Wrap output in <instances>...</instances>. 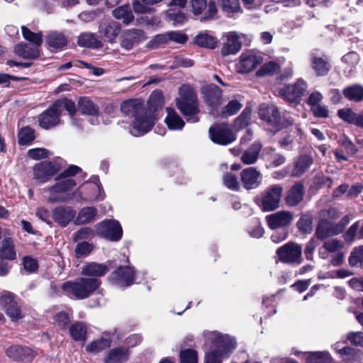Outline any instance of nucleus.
<instances>
[{
	"label": "nucleus",
	"mask_w": 363,
	"mask_h": 363,
	"mask_svg": "<svg viewBox=\"0 0 363 363\" xmlns=\"http://www.w3.org/2000/svg\"><path fill=\"white\" fill-rule=\"evenodd\" d=\"M206 353L205 363H222L235 347V341L228 335L215 331L204 333Z\"/></svg>",
	"instance_id": "nucleus-1"
},
{
	"label": "nucleus",
	"mask_w": 363,
	"mask_h": 363,
	"mask_svg": "<svg viewBox=\"0 0 363 363\" xmlns=\"http://www.w3.org/2000/svg\"><path fill=\"white\" fill-rule=\"evenodd\" d=\"M123 114L133 118L130 133L135 137L143 135L149 132L154 125V118L147 113L143 102L139 99H130L121 105Z\"/></svg>",
	"instance_id": "nucleus-2"
},
{
	"label": "nucleus",
	"mask_w": 363,
	"mask_h": 363,
	"mask_svg": "<svg viewBox=\"0 0 363 363\" xmlns=\"http://www.w3.org/2000/svg\"><path fill=\"white\" fill-rule=\"evenodd\" d=\"M179 97L176 99L177 106L189 123H196L199 113L198 99L194 89L189 85L183 84L179 91Z\"/></svg>",
	"instance_id": "nucleus-3"
},
{
	"label": "nucleus",
	"mask_w": 363,
	"mask_h": 363,
	"mask_svg": "<svg viewBox=\"0 0 363 363\" xmlns=\"http://www.w3.org/2000/svg\"><path fill=\"white\" fill-rule=\"evenodd\" d=\"M101 284L95 278H78L74 281H67L62 285V292L71 298L84 299L90 296Z\"/></svg>",
	"instance_id": "nucleus-4"
},
{
	"label": "nucleus",
	"mask_w": 363,
	"mask_h": 363,
	"mask_svg": "<svg viewBox=\"0 0 363 363\" xmlns=\"http://www.w3.org/2000/svg\"><path fill=\"white\" fill-rule=\"evenodd\" d=\"M77 185L74 179L67 178L65 179H57L56 183L43 189L48 195L46 201L50 203H62L67 201L69 197L67 191Z\"/></svg>",
	"instance_id": "nucleus-5"
},
{
	"label": "nucleus",
	"mask_w": 363,
	"mask_h": 363,
	"mask_svg": "<svg viewBox=\"0 0 363 363\" xmlns=\"http://www.w3.org/2000/svg\"><path fill=\"white\" fill-rule=\"evenodd\" d=\"M349 216H345L337 223L332 224L328 219L321 218L315 230V235L320 240L341 233L350 223Z\"/></svg>",
	"instance_id": "nucleus-6"
},
{
	"label": "nucleus",
	"mask_w": 363,
	"mask_h": 363,
	"mask_svg": "<svg viewBox=\"0 0 363 363\" xmlns=\"http://www.w3.org/2000/svg\"><path fill=\"white\" fill-rule=\"evenodd\" d=\"M283 192L280 185L274 184L266 189L258 202L263 211H272L279 207V203Z\"/></svg>",
	"instance_id": "nucleus-7"
},
{
	"label": "nucleus",
	"mask_w": 363,
	"mask_h": 363,
	"mask_svg": "<svg viewBox=\"0 0 363 363\" xmlns=\"http://www.w3.org/2000/svg\"><path fill=\"white\" fill-rule=\"evenodd\" d=\"M279 260L286 264H300L302 262V248L297 243L289 242L277 250Z\"/></svg>",
	"instance_id": "nucleus-8"
},
{
	"label": "nucleus",
	"mask_w": 363,
	"mask_h": 363,
	"mask_svg": "<svg viewBox=\"0 0 363 363\" xmlns=\"http://www.w3.org/2000/svg\"><path fill=\"white\" fill-rule=\"evenodd\" d=\"M259 118L265 121L267 124L277 128V129L286 127L292 123L291 121L286 123L281 121L280 113L274 105L262 104L259 108Z\"/></svg>",
	"instance_id": "nucleus-9"
},
{
	"label": "nucleus",
	"mask_w": 363,
	"mask_h": 363,
	"mask_svg": "<svg viewBox=\"0 0 363 363\" xmlns=\"http://www.w3.org/2000/svg\"><path fill=\"white\" fill-rule=\"evenodd\" d=\"M0 306L12 321L21 319L23 315L13 294L4 291L0 296Z\"/></svg>",
	"instance_id": "nucleus-10"
},
{
	"label": "nucleus",
	"mask_w": 363,
	"mask_h": 363,
	"mask_svg": "<svg viewBox=\"0 0 363 363\" xmlns=\"http://www.w3.org/2000/svg\"><path fill=\"white\" fill-rule=\"evenodd\" d=\"M211 140L217 144L227 145L235 140V134L225 123L216 124L209 128Z\"/></svg>",
	"instance_id": "nucleus-11"
},
{
	"label": "nucleus",
	"mask_w": 363,
	"mask_h": 363,
	"mask_svg": "<svg viewBox=\"0 0 363 363\" xmlns=\"http://www.w3.org/2000/svg\"><path fill=\"white\" fill-rule=\"evenodd\" d=\"M96 233L99 235L111 241L119 240L123 235L119 222L114 220H105L97 225Z\"/></svg>",
	"instance_id": "nucleus-12"
},
{
	"label": "nucleus",
	"mask_w": 363,
	"mask_h": 363,
	"mask_svg": "<svg viewBox=\"0 0 363 363\" xmlns=\"http://www.w3.org/2000/svg\"><path fill=\"white\" fill-rule=\"evenodd\" d=\"M307 84L302 79H298L294 84L287 85L281 89L282 97L289 102H298L305 94Z\"/></svg>",
	"instance_id": "nucleus-13"
},
{
	"label": "nucleus",
	"mask_w": 363,
	"mask_h": 363,
	"mask_svg": "<svg viewBox=\"0 0 363 363\" xmlns=\"http://www.w3.org/2000/svg\"><path fill=\"white\" fill-rule=\"evenodd\" d=\"M262 57L250 51L242 53L236 65V69L240 73H248L254 70L262 62Z\"/></svg>",
	"instance_id": "nucleus-14"
},
{
	"label": "nucleus",
	"mask_w": 363,
	"mask_h": 363,
	"mask_svg": "<svg viewBox=\"0 0 363 363\" xmlns=\"http://www.w3.org/2000/svg\"><path fill=\"white\" fill-rule=\"evenodd\" d=\"M60 170V167L50 162H43L36 164L33 167L34 178L39 183L47 182Z\"/></svg>",
	"instance_id": "nucleus-15"
},
{
	"label": "nucleus",
	"mask_w": 363,
	"mask_h": 363,
	"mask_svg": "<svg viewBox=\"0 0 363 363\" xmlns=\"http://www.w3.org/2000/svg\"><path fill=\"white\" fill-rule=\"evenodd\" d=\"M293 219V213L288 211H280L266 216L267 223L272 230L290 225Z\"/></svg>",
	"instance_id": "nucleus-16"
},
{
	"label": "nucleus",
	"mask_w": 363,
	"mask_h": 363,
	"mask_svg": "<svg viewBox=\"0 0 363 363\" xmlns=\"http://www.w3.org/2000/svg\"><path fill=\"white\" fill-rule=\"evenodd\" d=\"M240 179L245 189H255L261 184L262 175L259 170L251 167L245 168L241 172Z\"/></svg>",
	"instance_id": "nucleus-17"
},
{
	"label": "nucleus",
	"mask_w": 363,
	"mask_h": 363,
	"mask_svg": "<svg viewBox=\"0 0 363 363\" xmlns=\"http://www.w3.org/2000/svg\"><path fill=\"white\" fill-rule=\"evenodd\" d=\"M6 354L14 361L30 362L36 353L30 347L13 345L6 349Z\"/></svg>",
	"instance_id": "nucleus-18"
},
{
	"label": "nucleus",
	"mask_w": 363,
	"mask_h": 363,
	"mask_svg": "<svg viewBox=\"0 0 363 363\" xmlns=\"http://www.w3.org/2000/svg\"><path fill=\"white\" fill-rule=\"evenodd\" d=\"M54 104L38 116L39 125L44 129L52 128L60 123L58 109Z\"/></svg>",
	"instance_id": "nucleus-19"
},
{
	"label": "nucleus",
	"mask_w": 363,
	"mask_h": 363,
	"mask_svg": "<svg viewBox=\"0 0 363 363\" xmlns=\"http://www.w3.org/2000/svg\"><path fill=\"white\" fill-rule=\"evenodd\" d=\"M134 271L130 267H119L111 275L113 284L119 287L128 286L133 282Z\"/></svg>",
	"instance_id": "nucleus-20"
},
{
	"label": "nucleus",
	"mask_w": 363,
	"mask_h": 363,
	"mask_svg": "<svg viewBox=\"0 0 363 363\" xmlns=\"http://www.w3.org/2000/svg\"><path fill=\"white\" fill-rule=\"evenodd\" d=\"M242 43L239 36L235 32H230L226 34L225 40L221 48L223 55H229L236 54L241 48Z\"/></svg>",
	"instance_id": "nucleus-21"
},
{
	"label": "nucleus",
	"mask_w": 363,
	"mask_h": 363,
	"mask_svg": "<svg viewBox=\"0 0 363 363\" xmlns=\"http://www.w3.org/2000/svg\"><path fill=\"white\" fill-rule=\"evenodd\" d=\"M191 6L192 11L195 15L201 14L204 9H207L203 16L205 20L213 17L217 13L216 4L213 1H211L207 4L206 0H191Z\"/></svg>",
	"instance_id": "nucleus-22"
},
{
	"label": "nucleus",
	"mask_w": 363,
	"mask_h": 363,
	"mask_svg": "<svg viewBox=\"0 0 363 363\" xmlns=\"http://www.w3.org/2000/svg\"><path fill=\"white\" fill-rule=\"evenodd\" d=\"M75 214V211L70 207L58 206L52 211L54 220L62 227L67 226Z\"/></svg>",
	"instance_id": "nucleus-23"
},
{
	"label": "nucleus",
	"mask_w": 363,
	"mask_h": 363,
	"mask_svg": "<svg viewBox=\"0 0 363 363\" xmlns=\"http://www.w3.org/2000/svg\"><path fill=\"white\" fill-rule=\"evenodd\" d=\"M128 350L125 347H118L110 350L104 357V363H122L128 360Z\"/></svg>",
	"instance_id": "nucleus-24"
},
{
	"label": "nucleus",
	"mask_w": 363,
	"mask_h": 363,
	"mask_svg": "<svg viewBox=\"0 0 363 363\" xmlns=\"http://www.w3.org/2000/svg\"><path fill=\"white\" fill-rule=\"evenodd\" d=\"M121 31V26L114 21L105 22L100 26L99 32L106 40L112 42Z\"/></svg>",
	"instance_id": "nucleus-25"
},
{
	"label": "nucleus",
	"mask_w": 363,
	"mask_h": 363,
	"mask_svg": "<svg viewBox=\"0 0 363 363\" xmlns=\"http://www.w3.org/2000/svg\"><path fill=\"white\" fill-rule=\"evenodd\" d=\"M311 67L317 75H326L330 69L328 60L325 57L318 56L315 53L311 54Z\"/></svg>",
	"instance_id": "nucleus-26"
},
{
	"label": "nucleus",
	"mask_w": 363,
	"mask_h": 363,
	"mask_svg": "<svg viewBox=\"0 0 363 363\" xmlns=\"http://www.w3.org/2000/svg\"><path fill=\"white\" fill-rule=\"evenodd\" d=\"M144 39L143 32L141 30L133 28L128 30L123 36L122 46L127 50L132 48L133 45Z\"/></svg>",
	"instance_id": "nucleus-27"
},
{
	"label": "nucleus",
	"mask_w": 363,
	"mask_h": 363,
	"mask_svg": "<svg viewBox=\"0 0 363 363\" xmlns=\"http://www.w3.org/2000/svg\"><path fill=\"white\" fill-rule=\"evenodd\" d=\"M0 258H3L9 261L16 259V251L11 238H4L0 247Z\"/></svg>",
	"instance_id": "nucleus-28"
},
{
	"label": "nucleus",
	"mask_w": 363,
	"mask_h": 363,
	"mask_svg": "<svg viewBox=\"0 0 363 363\" xmlns=\"http://www.w3.org/2000/svg\"><path fill=\"white\" fill-rule=\"evenodd\" d=\"M304 188L303 186L300 184H296L289 191L286 197V203L289 206H295L298 204L303 197Z\"/></svg>",
	"instance_id": "nucleus-29"
},
{
	"label": "nucleus",
	"mask_w": 363,
	"mask_h": 363,
	"mask_svg": "<svg viewBox=\"0 0 363 363\" xmlns=\"http://www.w3.org/2000/svg\"><path fill=\"white\" fill-rule=\"evenodd\" d=\"M39 46L33 44L32 46L26 43H19L14 48V52L24 59H34L39 56Z\"/></svg>",
	"instance_id": "nucleus-30"
},
{
	"label": "nucleus",
	"mask_w": 363,
	"mask_h": 363,
	"mask_svg": "<svg viewBox=\"0 0 363 363\" xmlns=\"http://www.w3.org/2000/svg\"><path fill=\"white\" fill-rule=\"evenodd\" d=\"M313 158L307 155L300 156L296 161L291 172L294 177H300L305 173L313 164Z\"/></svg>",
	"instance_id": "nucleus-31"
},
{
	"label": "nucleus",
	"mask_w": 363,
	"mask_h": 363,
	"mask_svg": "<svg viewBox=\"0 0 363 363\" xmlns=\"http://www.w3.org/2000/svg\"><path fill=\"white\" fill-rule=\"evenodd\" d=\"M167 115L165 118V123L170 130H182L184 126V121L178 113L171 108H167Z\"/></svg>",
	"instance_id": "nucleus-32"
},
{
	"label": "nucleus",
	"mask_w": 363,
	"mask_h": 363,
	"mask_svg": "<svg viewBox=\"0 0 363 363\" xmlns=\"http://www.w3.org/2000/svg\"><path fill=\"white\" fill-rule=\"evenodd\" d=\"M187 36L179 31H172L165 34L158 35L155 37V41L158 43H168L169 41L177 43H184L187 40Z\"/></svg>",
	"instance_id": "nucleus-33"
},
{
	"label": "nucleus",
	"mask_w": 363,
	"mask_h": 363,
	"mask_svg": "<svg viewBox=\"0 0 363 363\" xmlns=\"http://www.w3.org/2000/svg\"><path fill=\"white\" fill-rule=\"evenodd\" d=\"M262 145L259 143L252 144L247 150H246L241 156L242 162L245 164H255L258 159Z\"/></svg>",
	"instance_id": "nucleus-34"
},
{
	"label": "nucleus",
	"mask_w": 363,
	"mask_h": 363,
	"mask_svg": "<svg viewBox=\"0 0 363 363\" xmlns=\"http://www.w3.org/2000/svg\"><path fill=\"white\" fill-rule=\"evenodd\" d=\"M202 92L205 99L211 104L218 102L222 96V90L213 84L204 86L202 89Z\"/></svg>",
	"instance_id": "nucleus-35"
},
{
	"label": "nucleus",
	"mask_w": 363,
	"mask_h": 363,
	"mask_svg": "<svg viewBox=\"0 0 363 363\" xmlns=\"http://www.w3.org/2000/svg\"><path fill=\"white\" fill-rule=\"evenodd\" d=\"M77 106L79 111L83 114L96 116L99 113V107L87 97L80 98Z\"/></svg>",
	"instance_id": "nucleus-36"
},
{
	"label": "nucleus",
	"mask_w": 363,
	"mask_h": 363,
	"mask_svg": "<svg viewBox=\"0 0 363 363\" xmlns=\"http://www.w3.org/2000/svg\"><path fill=\"white\" fill-rule=\"evenodd\" d=\"M107 272L108 267L105 264L91 262L82 268V274L86 276L101 277Z\"/></svg>",
	"instance_id": "nucleus-37"
},
{
	"label": "nucleus",
	"mask_w": 363,
	"mask_h": 363,
	"mask_svg": "<svg viewBox=\"0 0 363 363\" xmlns=\"http://www.w3.org/2000/svg\"><path fill=\"white\" fill-rule=\"evenodd\" d=\"M113 15L116 18L122 20L125 24L130 23L134 19V16L129 5L117 7L113 11Z\"/></svg>",
	"instance_id": "nucleus-38"
},
{
	"label": "nucleus",
	"mask_w": 363,
	"mask_h": 363,
	"mask_svg": "<svg viewBox=\"0 0 363 363\" xmlns=\"http://www.w3.org/2000/svg\"><path fill=\"white\" fill-rule=\"evenodd\" d=\"M343 95L350 101L356 102L363 100V86L354 84L343 89Z\"/></svg>",
	"instance_id": "nucleus-39"
},
{
	"label": "nucleus",
	"mask_w": 363,
	"mask_h": 363,
	"mask_svg": "<svg viewBox=\"0 0 363 363\" xmlns=\"http://www.w3.org/2000/svg\"><path fill=\"white\" fill-rule=\"evenodd\" d=\"M78 45L82 47L98 48L101 46V42L96 36L91 33H82L78 38Z\"/></svg>",
	"instance_id": "nucleus-40"
},
{
	"label": "nucleus",
	"mask_w": 363,
	"mask_h": 363,
	"mask_svg": "<svg viewBox=\"0 0 363 363\" xmlns=\"http://www.w3.org/2000/svg\"><path fill=\"white\" fill-rule=\"evenodd\" d=\"M46 42L49 47L60 49L67 45V40L63 34L54 32L47 36Z\"/></svg>",
	"instance_id": "nucleus-41"
},
{
	"label": "nucleus",
	"mask_w": 363,
	"mask_h": 363,
	"mask_svg": "<svg viewBox=\"0 0 363 363\" xmlns=\"http://www.w3.org/2000/svg\"><path fill=\"white\" fill-rule=\"evenodd\" d=\"M162 94L160 90H155L152 92L149 97L147 113L152 116V113L157 111L159 108L162 106Z\"/></svg>",
	"instance_id": "nucleus-42"
},
{
	"label": "nucleus",
	"mask_w": 363,
	"mask_h": 363,
	"mask_svg": "<svg viewBox=\"0 0 363 363\" xmlns=\"http://www.w3.org/2000/svg\"><path fill=\"white\" fill-rule=\"evenodd\" d=\"M307 363H332V357L327 352H315L305 354Z\"/></svg>",
	"instance_id": "nucleus-43"
},
{
	"label": "nucleus",
	"mask_w": 363,
	"mask_h": 363,
	"mask_svg": "<svg viewBox=\"0 0 363 363\" xmlns=\"http://www.w3.org/2000/svg\"><path fill=\"white\" fill-rule=\"evenodd\" d=\"M111 342L110 339L101 337L87 345L86 350L93 354H97L104 350L110 347Z\"/></svg>",
	"instance_id": "nucleus-44"
},
{
	"label": "nucleus",
	"mask_w": 363,
	"mask_h": 363,
	"mask_svg": "<svg viewBox=\"0 0 363 363\" xmlns=\"http://www.w3.org/2000/svg\"><path fill=\"white\" fill-rule=\"evenodd\" d=\"M298 230L306 234H310L313 230V217L309 213H302L297 222Z\"/></svg>",
	"instance_id": "nucleus-45"
},
{
	"label": "nucleus",
	"mask_w": 363,
	"mask_h": 363,
	"mask_svg": "<svg viewBox=\"0 0 363 363\" xmlns=\"http://www.w3.org/2000/svg\"><path fill=\"white\" fill-rule=\"evenodd\" d=\"M69 333L76 341L84 340L86 335V327L82 322H76L71 325Z\"/></svg>",
	"instance_id": "nucleus-46"
},
{
	"label": "nucleus",
	"mask_w": 363,
	"mask_h": 363,
	"mask_svg": "<svg viewBox=\"0 0 363 363\" xmlns=\"http://www.w3.org/2000/svg\"><path fill=\"white\" fill-rule=\"evenodd\" d=\"M96 215V209L94 207L83 208L78 213L76 221L79 224L92 221Z\"/></svg>",
	"instance_id": "nucleus-47"
},
{
	"label": "nucleus",
	"mask_w": 363,
	"mask_h": 363,
	"mask_svg": "<svg viewBox=\"0 0 363 363\" xmlns=\"http://www.w3.org/2000/svg\"><path fill=\"white\" fill-rule=\"evenodd\" d=\"M218 4L223 12L230 15L240 11L239 0H218Z\"/></svg>",
	"instance_id": "nucleus-48"
},
{
	"label": "nucleus",
	"mask_w": 363,
	"mask_h": 363,
	"mask_svg": "<svg viewBox=\"0 0 363 363\" xmlns=\"http://www.w3.org/2000/svg\"><path fill=\"white\" fill-rule=\"evenodd\" d=\"M195 43L200 47L213 49L217 45V41L215 38L206 33L198 35L195 38Z\"/></svg>",
	"instance_id": "nucleus-49"
},
{
	"label": "nucleus",
	"mask_w": 363,
	"mask_h": 363,
	"mask_svg": "<svg viewBox=\"0 0 363 363\" xmlns=\"http://www.w3.org/2000/svg\"><path fill=\"white\" fill-rule=\"evenodd\" d=\"M23 38L32 43L35 46H40L43 43V36L41 33H33L26 26L21 27Z\"/></svg>",
	"instance_id": "nucleus-50"
},
{
	"label": "nucleus",
	"mask_w": 363,
	"mask_h": 363,
	"mask_svg": "<svg viewBox=\"0 0 363 363\" xmlns=\"http://www.w3.org/2000/svg\"><path fill=\"white\" fill-rule=\"evenodd\" d=\"M280 66L275 62H269L263 65L261 68L257 72V77H264L266 75H272L278 72Z\"/></svg>",
	"instance_id": "nucleus-51"
},
{
	"label": "nucleus",
	"mask_w": 363,
	"mask_h": 363,
	"mask_svg": "<svg viewBox=\"0 0 363 363\" xmlns=\"http://www.w3.org/2000/svg\"><path fill=\"white\" fill-rule=\"evenodd\" d=\"M338 116L343 121L357 125L358 115L350 108H342L338 111Z\"/></svg>",
	"instance_id": "nucleus-52"
},
{
	"label": "nucleus",
	"mask_w": 363,
	"mask_h": 363,
	"mask_svg": "<svg viewBox=\"0 0 363 363\" xmlns=\"http://www.w3.org/2000/svg\"><path fill=\"white\" fill-rule=\"evenodd\" d=\"M18 143L22 145H28L35 139L33 130L28 127H25L21 129L18 134Z\"/></svg>",
	"instance_id": "nucleus-53"
},
{
	"label": "nucleus",
	"mask_w": 363,
	"mask_h": 363,
	"mask_svg": "<svg viewBox=\"0 0 363 363\" xmlns=\"http://www.w3.org/2000/svg\"><path fill=\"white\" fill-rule=\"evenodd\" d=\"M363 262V245L355 247L350 253L349 264L352 267Z\"/></svg>",
	"instance_id": "nucleus-54"
},
{
	"label": "nucleus",
	"mask_w": 363,
	"mask_h": 363,
	"mask_svg": "<svg viewBox=\"0 0 363 363\" xmlns=\"http://www.w3.org/2000/svg\"><path fill=\"white\" fill-rule=\"evenodd\" d=\"M180 363H198L197 352L192 349L182 350L179 354Z\"/></svg>",
	"instance_id": "nucleus-55"
},
{
	"label": "nucleus",
	"mask_w": 363,
	"mask_h": 363,
	"mask_svg": "<svg viewBox=\"0 0 363 363\" xmlns=\"http://www.w3.org/2000/svg\"><path fill=\"white\" fill-rule=\"evenodd\" d=\"M223 184L226 187L233 191H238L240 189V184L237 177L233 173H228L223 177Z\"/></svg>",
	"instance_id": "nucleus-56"
},
{
	"label": "nucleus",
	"mask_w": 363,
	"mask_h": 363,
	"mask_svg": "<svg viewBox=\"0 0 363 363\" xmlns=\"http://www.w3.org/2000/svg\"><path fill=\"white\" fill-rule=\"evenodd\" d=\"M187 19V17L185 13L178 11L174 12L171 10H169L167 12V20L168 21H172L174 24H182Z\"/></svg>",
	"instance_id": "nucleus-57"
},
{
	"label": "nucleus",
	"mask_w": 363,
	"mask_h": 363,
	"mask_svg": "<svg viewBox=\"0 0 363 363\" xmlns=\"http://www.w3.org/2000/svg\"><path fill=\"white\" fill-rule=\"evenodd\" d=\"M54 106H57V109L59 111V113L61 115L63 110H67L70 114H72L75 111V104L70 100H62L57 101L54 104Z\"/></svg>",
	"instance_id": "nucleus-58"
},
{
	"label": "nucleus",
	"mask_w": 363,
	"mask_h": 363,
	"mask_svg": "<svg viewBox=\"0 0 363 363\" xmlns=\"http://www.w3.org/2000/svg\"><path fill=\"white\" fill-rule=\"evenodd\" d=\"M242 104L238 100H231L225 106L223 115L225 116H233L237 113L241 108Z\"/></svg>",
	"instance_id": "nucleus-59"
},
{
	"label": "nucleus",
	"mask_w": 363,
	"mask_h": 363,
	"mask_svg": "<svg viewBox=\"0 0 363 363\" xmlns=\"http://www.w3.org/2000/svg\"><path fill=\"white\" fill-rule=\"evenodd\" d=\"M359 60V56L356 52H350L342 57V62L349 65L350 71L355 67Z\"/></svg>",
	"instance_id": "nucleus-60"
},
{
	"label": "nucleus",
	"mask_w": 363,
	"mask_h": 363,
	"mask_svg": "<svg viewBox=\"0 0 363 363\" xmlns=\"http://www.w3.org/2000/svg\"><path fill=\"white\" fill-rule=\"evenodd\" d=\"M93 250V245L86 242L79 243L75 248V254L77 257L88 255Z\"/></svg>",
	"instance_id": "nucleus-61"
},
{
	"label": "nucleus",
	"mask_w": 363,
	"mask_h": 363,
	"mask_svg": "<svg viewBox=\"0 0 363 363\" xmlns=\"http://www.w3.org/2000/svg\"><path fill=\"white\" fill-rule=\"evenodd\" d=\"M28 155L30 158L38 160L48 157L50 153L45 148H33L28 150Z\"/></svg>",
	"instance_id": "nucleus-62"
},
{
	"label": "nucleus",
	"mask_w": 363,
	"mask_h": 363,
	"mask_svg": "<svg viewBox=\"0 0 363 363\" xmlns=\"http://www.w3.org/2000/svg\"><path fill=\"white\" fill-rule=\"evenodd\" d=\"M94 235L93 230L88 227L82 228L76 232L73 236V240L77 242L81 240L89 239Z\"/></svg>",
	"instance_id": "nucleus-63"
},
{
	"label": "nucleus",
	"mask_w": 363,
	"mask_h": 363,
	"mask_svg": "<svg viewBox=\"0 0 363 363\" xmlns=\"http://www.w3.org/2000/svg\"><path fill=\"white\" fill-rule=\"evenodd\" d=\"M359 229V221L355 222L352 224L344 235L345 240L347 242H352L354 240L356 236H358L357 230Z\"/></svg>",
	"instance_id": "nucleus-64"
}]
</instances>
